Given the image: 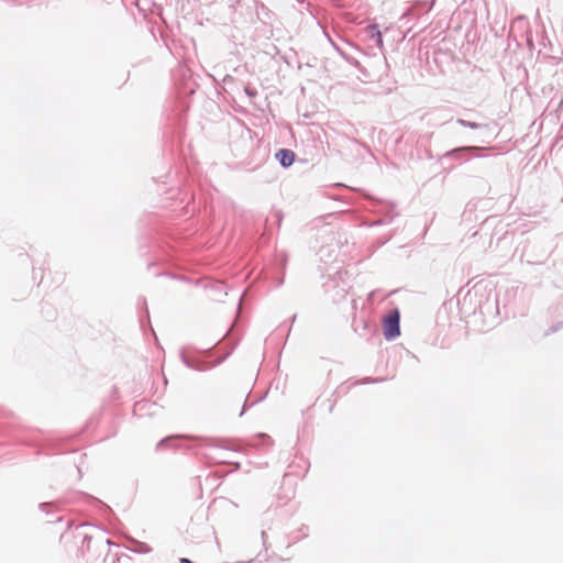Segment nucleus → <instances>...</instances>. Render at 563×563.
Listing matches in <instances>:
<instances>
[{
  "instance_id": "nucleus-1",
  "label": "nucleus",
  "mask_w": 563,
  "mask_h": 563,
  "mask_svg": "<svg viewBox=\"0 0 563 563\" xmlns=\"http://www.w3.org/2000/svg\"><path fill=\"white\" fill-rule=\"evenodd\" d=\"M399 311L394 310L384 320V334L387 340L397 338L400 334L399 329Z\"/></svg>"
},
{
  "instance_id": "nucleus-2",
  "label": "nucleus",
  "mask_w": 563,
  "mask_h": 563,
  "mask_svg": "<svg viewBox=\"0 0 563 563\" xmlns=\"http://www.w3.org/2000/svg\"><path fill=\"white\" fill-rule=\"evenodd\" d=\"M276 158L284 167H288L295 162V153L290 150H279Z\"/></svg>"
},
{
  "instance_id": "nucleus-3",
  "label": "nucleus",
  "mask_w": 563,
  "mask_h": 563,
  "mask_svg": "<svg viewBox=\"0 0 563 563\" xmlns=\"http://www.w3.org/2000/svg\"><path fill=\"white\" fill-rule=\"evenodd\" d=\"M460 123L463 124V125H466V123L463 120H461ZM467 126H470L472 129H475V128H477V124H475V123H467Z\"/></svg>"
},
{
  "instance_id": "nucleus-4",
  "label": "nucleus",
  "mask_w": 563,
  "mask_h": 563,
  "mask_svg": "<svg viewBox=\"0 0 563 563\" xmlns=\"http://www.w3.org/2000/svg\"><path fill=\"white\" fill-rule=\"evenodd\" d=\"M377 35H378V42L382 43L380 32H377Z\"/></svg>"
}]
</instances>
